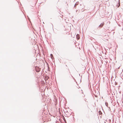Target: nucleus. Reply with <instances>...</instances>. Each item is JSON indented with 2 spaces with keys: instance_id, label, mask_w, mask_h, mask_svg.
I'll return each instance as SVG.
<instances>
[{
  "instance_id": "3",
  "label": "nucleus",
  "mask_w": 123,
  "mask_h": 123,
  "mask_svg": "<svg viewBox=\"0 0 123 123\" xmlns=\"http://www.w3.org/2000/svg\"><path fill=\"white\" fill-rule=\"evenodd\" d=\"M79 3V2H77L75 4L74 6V7H75L76 6V5H78V4Z\"/></svg>"
},
{
  "instance_id": "8",
  "label": "nucleus",
  "mask_w": 123,
  "mask_h": 123,
  "mask_svg": "<svg viewBox=\"0 0 123 123\" xmlns=\"http://www.w3.org/2000/svg\"><path fill=\"white\" fill-rule=\"evenodd\" d=\"M94 96H95V97H97V96L96 95H94Z\"/></svg>"
},
{
  "instance_id": "7",
  "label": "nucleus",
  "mask_w": 123,
  "mask_h": 123,
  "mask_svg": "<svg viewBox=\"0 0 123 123\" xmlns=\"http://www.w3.org/2000/svg\"><path fill=\"white\" fill-rule=\"evenodd\" d=\"M64 121L65 122H66V120H65V118H64Z\"/></svg>"
},
{
  "instance_id": "1",
  "label": "nucleus",
  "mask_w": 123,
  "mask_h": 123,
  "mask_svg": "<svg viewBox=\"0 0 123 123\" xmlns=\"http://www.w3.org/2000/svg\"><path fill=\"white\" fill-rule=\"evenodd\" d=\"M76 37L77 39L78 40L80 38V37L79 36V34H77L76 35Z\"/></svg>"
},
{
  "instance_id": "10",
  "label": "nucleus",
  "mask_w": 123,
  "mask_h": 123,
  "mask_svg": "<svg viewBox=\"0 0 123 123\" xmlns=\"http://www.w3.org/2000/svg\"><path fill=\"white\" fill-rule=\"evenodd\" d=\"M79 75L80 76V74H79Z\"/></svg>"
},
{
  "instance_id": "5",
  "label": "nucleus",
  "mask_w": 123,
  "mask_h": 123,
  "mask_svg": "<svg viewBox=\"0 0 123 123\" xmlns=\"http://www.w3.org/2000/svg\"><path fill=\"white\" fill-rule=\"evenodd\" d=\"M105 105L107 106L108 107V103L107 102H106L105 103Z\"/></svg>"
},
{
  "instance_id": "2",
  "label": "nucleus",
  "mask_w": 123,
  "mask_h": 123,
  "mask_svg": "<svg viewBox=\"0 0 123 123\" xmlns=\"http://www.w3.org/2000/svg\"><path fill=\"white\" fill-rule=\"evenodd\" d=\"M104 24V23L103 24H101L100 25H99L98 26V27H99L100 28H101L103 26Z\"/></svg>"
},
{
  "instance_id": "9",
  "label": "nucleus",
  "mask_w": 123,
  "mask_h": 123,
  "mask_svg": "<svg viewBox=\"0 0 123 123\" xmlns=\"http://www.w3.org/2000/svg\"><path fill=\"white\" fill-rule=\"evenodd\" d=\"M39 72V71H37V72Z\"/></svg>"
},
{
  "instance_id": "4",
  "label": "nucleus",
  "mask_w": 123,
  "mask_h": 123,
  "mask_svg": "<svg viewBox=\"0 0 123 123\" xmlns=\"http://www.w3.org/2000/svg\"><path fill=\"white\" fill-rule=\"evenodd\" d=\"M50 55L51 56V58L52 59H53V58H54L53 56V55L52 54H51Z\"/></svg>"
},
{
  "instance_id": "11",
  "label": "nucleus",
  "mask_w": 123,
  "mask_h": 123,
  "mask_svg": "<svg viewBox=\"0 0 123 123\" xmlns=\"http://www.w3.org/2000/svg\"><path fill=\"white\" fill-rule=\"evenodd\" d=\"M109 109H110V107H109Z\"/></svg>"
},
{
  "instance_id": "6",
  "label": "nucleus",
  "mask_w": 123,
  "mask_h": 123,
  "mask_svg": "<svg viewBox=\"0 0 123 123\" xmlns=\"http://www.w3.org/2000/svg\"><path fill=\"white\" fill-rule=\"evenodd\" d=\"M98 112L100 114H102V112L101 111H99Z\"/></svg>"
}]
</instances>
